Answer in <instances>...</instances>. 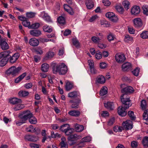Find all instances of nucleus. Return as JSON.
<instances>
[{
    "label": "nucleus",
    "instance_id": "864d4df0",
    "mask_svg": "<svg viewBox=\"0 0 148 148\" xmlns=\"http://www.w3.org/2000/svg\"><path fill=\"white\" fill-rule=\"evenodd\" d=\"M72 42L74 45L76 47L79 46V41L76 38H73L72 40Z\"/></svg>",
    "mask_w": 148,
    "mask_h": 148
},
{
    "label": "nucleus",
    "instance_id": "7c9ffc66",
    "mask_svg": "<svg viewBox=\"0 0 148 148\" xmlns=\"http://www.w3.org/2000/svg\"><path fill=\"white\" fill-rule=\"evenodd\" d=\"M29 93L28 91L25 90H22L20 91L18 94L20 97H24L27 96Z\"/></svg>",
    "mask_w": 148,
    "mask_h": 148
},
{
    "label": "nucleus",
    "instance_id": "603ef678",
    "mask_svg": "<svg viewBox=\"0 0 148 148\" xmlns=\"http://www.w3.org/2000/svg\"><path fill=\"white\" fill-rule=\"evenodd\" d=\"M40 26V24L38 23H36L32 24L29 27V28L32 29H37Z\"/></svg>",
    "mask_w": 148,
    "mask_h": 148
},
{
    "label": "nucleus",
    "instance_id": "bb28decb",
    "mask_svg": "<svg viewBox=\"0 0 148 148\" xmlns=\"http://www.w3.org/2000/svg\"><path fill=\"white\" fill-rule=\"evenodd\" d=\"M75 127L77 132H82L84 129V127L83 125L77 124L75 125Z\"/></svg>",
    "mask_w": 148,
    "mask_h": 148
},
{
    "label": "nucleus",
    "instance_id": "69168bd1",
    "mask_svg": "<svg viewBox=\"0 0 148 148\" xmlns=\"http://www.w3.org/2000/svg\"><path fill=\"white\" fill-rule=\"evenodd\" d=\"M106 46L107 45H106L99 43H98L97 45V46L98 47L102 49H104L106 47Z\"/></svg>",
    "mask_w": 148,
    "mask_h": 148
},
{
    "label": "nucleus",
    "instance_id": "a211bd4d",
    "mask_svg": "<svg viewBox=\"0 0 148 148\" xmlns=\"http://www.w3.org/2000/svg\"><path fill=\"white\" fill-rule=\"evenodd\" d=\"M19 117L20 119V121H18L16 122V125L18 126H20L23 124V123H25V120H24L23 118L24 115L23 112L19 116Z\"/></svg>",
    "mask_w": 148,
    "mask_h": 148
},
{
    "label": "nucleus",
    "instance_id": "1a4fd4ad",
    "mask_svg": "<svg viewBox=\"0 0 148 148\" xmlns=\"http://www.w3.org/2000/svg\"><path fill=\"white\" fill-rule=\"evenodd\" d=\"M115 59L119 63H122L126 60V58L123 54H117L115 56Z\"/></svg>",
    "mask_w": 148,
    "mask_h": 148
},
{
    "label": "nucleus",
    "instance_id": "13d9d810",
    "mask_svg": "<svg viewBox=\"0 0 148 148\" xmlns=\"http://www.w3.org/2000/svg\"><path fill=\"white\" fill-rule=\"evenodd\" d=\"M114 14L112 12H108L106 13V16L107 17L109 18L110 19L111 18V17H112V16H114Z\"/></svg>",
    "mask_w": 148,
    "mask_h": 148
},
{
    "label": "nucleus",
    "instance_id": "bf43d9fd",
    "mask_svg": "<svg viewBox=\"0 0 148 148\" xmlns=\"http://www.w3.org/2000/svg\"><path fill=\"white\" fill-rule=\"evenodd\" d=\"M29 145L31 148H39L40 145L39 144L35 143H31L29 144Z\"/></svg>",
    "mask_w": 148,
    "mask_h": 148
},
{
    "label": "nucleus",
    "instance_id": "f8f14e48",
    "mask_svg": "<svg viewBox=\"0 0 148 148\" xmlns=\"http://www.w3.org/2000/svg\"><path fill=\"white\" fill-rule=\"evenodd\" d=\"M134 26L137 28L140 27L142 26L143 23L142 20L140 18L134 19L133 21Z\"/></svg>",
    "mask_w": 148,
    "mask_h": 148
},
{
    "label": "nucleus",
    "instance_id": "f704fd0d",
    "mask_svg": "<svg viewBox=\"0 0 148 148\" xmlns=\"http://www.w3.org/2000/svg\"><path fill=\"white\" fill-rule=\"evenodd\" d=\"M147 106L146 101L145 100H142L141 102L140 106L143 110L146 109Z\"/></svg>",
    "mask_w": 148,
    "mask_h": 148
},
{
    "label": "nucleus",
    "instance_id": "0eeeda50",
    "mask_svg": "<svg viewBox=\"0 0 148 148\" xmlns=\"http://www.w3.org/2000/svg\"><path fill=\"white\" fill-rule=\"evenodd\" d=\"M11 53L10 51V53H9V56L10 57L9 58L8 61L11 64H14L15 63L20 56V54L18 53H14L12 56L10 55Z\"/></svg>",
    "mask_w": 148,
    "mask_h": 148
},
{
    "label": "nucleus",
    "instance_id": "c9c22d12",
    "mask_svg": "<svg viewBox=\"0 0 148 148\" xmlns=\"http://www.w3.org/2000/svg\"><path fill=\"white\" fill-rule=\"evenodd\" d=\"M57 21L59 23L64 24L65 23V20L64 17L62 16H60L58 18Z\"/></svg>",
    "mask_w": 148,
    "mask_h": 148
},
{
    "label": "nucleus",
    "instance_id": "cd10ccee",
    "mask_svg": "<svg viewBox=\"0 0 148 148\" xmlns=\"http://www.w3.org/2000/svg\"><path fill=\"white\" fill-rule=\"evenodd\" d=\"M108 89L106 86L103 87L100 91V95L103 96L106 95L108 93Z\"/></svg>",
    "mask_w": 148,
    "mask_h": 148
},
{
    "label": "nucleus",
    "instance_id": "2eb2a0df",
    "mask_svg": "<svg viewBox=\"0 0 148 148\" xmlns=\"http://www.w3.org/2000/svg\"><path fill=\"white\" fill-rule=\"evenodd\" d=\"M29 43L31 46L34 47L38 45L39 41L37 39L32 38L29 40Z\"/></svg>",
    "mask_w": 148,
    "mask_h": 148
},
{
    "label": "nucleus",
    "instance_id": "c85d7f7f",
    "mask_svg": "<svg viewBox=\"0 0 148 148\" xmlns=\"http://www.w3.org/2000/svg\"><path fill=\"white\" fill-rule=\"evenodd\" d=\"M49 65L47 63H44L41 66V70L44 72H47L49 70Z\"/></svg>",
    "mask_w": 148,
    "mask_h": 148
},
{
    "label": "nucleus",
    "instance_id": "20e7f679",
    "mask_svg": "<svg viewBox=\"0 0 148 148\" xmlns=\"http://www.w3.org/2000/svg\"><path fill=\"white\" fill-rule=\"evenodd\" d=\"M10 51H6L0 53V59H2L0 61V66H5L7 63L9 59V53Z\"/></svg>",
    "mask_w": 148,
    "mask_h": 148
},
{
    "label": "nucleus",
    "instance_id": "052dcab7",
    "mask_svg": "<svg viewBox=\"0 0 148 148\" xmlns=\"http://www.w3.org/2000/svg\"><path fill=\"white\" fill-rule=\"evenodd\" d=\"M114 37L112 33H110L108 36V39L109 41H111L114 39Z\"/></svg>",
    "mask_w": 148,
    "mask_h": 148
},
{
    "label": "nucleus",
    "instance_id": "423d86ee",
    "mask_svg": "<svg viewBox=\"0 0 148 148\" xmlns=\"http://www.w3.org/2000/svg\"><path fill=\"white\" fill-rule=\"evenodd\" d=\"M81 101L80 98H78L75 100H70L69 102L71 104V107L72 108L77 109L79 108V104Z\"/></svg>",
    "mask_w": 148,
    "mask_h": 148
},
{
    "label": "nucleus",
    "instance_id": "58836bf2",
    "mask_svg": "<svg viewBox=\"0 0 148 148\" xmlns=\"http://www.w3.org/2000/svg\"><path fill=\"white\" fill-rule=\"evenodd\" d=\"M115 8L119 13L122 14L123 12L124 9L120 5H117L115 6Z\"/></svg>",
    "mask_w": 148,
    "mask_h": 148
},
{
    "label": "nucleus",
    "instance_id": "4d7b16f0",
    "mask_svg": "<svg viewBox=\"0 0 148 148\" xmlns=\"http://www.w3.org/2000/svg\"><path fill=\"white\" fill-rule=\"evenodd\" d=\"M115 121V118L112 117L110 119L108 122V125H112L114 123Z\"/></svg>",
    "mask_w": 148,
    "mask_h": 148
},
{
    "label": "nucleus",
    "instance_id": "9d476101",
    "mask_svg": "<svg viewBox=\"0 0 148 148\" xmlns=\"http://www.w3.org/2000/svg\"><path fill=\"white\" fill-rule=\"evenodd\" d=\"M123 125L126 130L131 129L133 127L132 122V121L130 120H127L125 122H123Z\"/></svg>",
    "mask_w": 148,
    "mask_h": 148
},
{
    "label": "nucleus",
    "instance_id": "e2e57ef3",
    "mask_svg": "<svg viewBox=\"0 0 148 148\" xmlns=\"http://www.w3.org/2000/svg\"><path fill=\"white\" fill-rule=\"evenodd\" d=\"M27 16L29 18L33 17L34 16V14L32 12H27L26 14Z\"/></svg>",
    "mask_w": 148,
    "mask_h": 148
},
{
    "label": "nucleus",
    "instance_id": "49530a36",
    "mask_svg": "<svg viewBox=\"0 0 148 148\" xmlns=\"http://www.w3.org/2000/svg\"><path fill=\"white\" fill-rule=\"evenodd\" d=\"M143 14L147 15H148V6L144 5L142 6Z\"/></svg>",
    "mask_w": 148,
    "mask_h": 148
},
{
    "label": "nucleus",
    "instance_id": "79ce46f5",
    "mask_svg": "<svg viewBox=\"0 0 148 148\" xmlns=\"http://www.w3.org/2000/svg\"><path fill=\"white\" fill-rule=\"evenodd\" d=\"M133 40V38L128 35H126L125 37L124 40L125 42H129Z\"/></svg>",
    "mask_w": 148,
    "mask_h": 148
},
{
    "label": "nucleus",
    "instance_id": "4be33fe9",
    "mask_svg": "<svg viewBox=\"0 0 148 148\" xmlns=\"http://www.w3.org/2000/svg\"><path fill=\"white\" fill-rule=\"evenodd\" d=\"M97 82L99 84H103L105 82V79L103 75H99L97 78Z\"/></svg>",
    "mask_w": 148,
    "mask_h": 148
},
{
    "label": "nucleus",
    "instance_id": "72a5a7b5",
    "mask_svg": "<svg viewBox=\"0 0 148 148\" xmlns=\"http://www.w3.org/2000/svg\"><path fill=\"white\" fill-rule=\"evenodd\" d=\"M26 131L27 132H35L36 131V130L35 128H33L32 125H30L28 127H27L26 128Z\"/></svg>",
    "mask_w": 148,
    "mask_h": 148
},
{
    "label": "nucleus",
    "instance_id": "4468645a",
    "mask_svg": "<svg viewBox=\"0 0 148 148\" xmlns=\"http://www.w3.org/2000/svg\"><path fill=\"white\" fill-rule=\"evenodd\" d=\"M74 84L73 82L67 81L66 82L65 87L66 90L68 91L71 90L74 87Z\"/></svg>",
    "mask_w": 148,
    "mask_h": 148
},
{
    "label": "nucleus",
    "instance_id": "473e14b6",
    "mask_svg": "<svg viewBox=\"0 0 148 148\" xmlns=\"http://www.w3.org/2000/svg\"><path fill=\"white\" fill-rule=\"evenodd\" d=\"M42 18L48 22H52L50 17L47 13H44Z\"/></svg>",
    "mask_w": 148,
    "mask_h": 148
},
{
    "label": "nucleus",
    "instance_id": "6e6d98bb",
    "mask_svg": "<svg viewBox=\"0 0 148 148\" xmlns=\"http://www.w3.org/2000/svg\"><path fill=\"white\" fill-rule=\"evenodd\" d=\"M22 23L23 25L25 26V27H29H29L30 25V22H28L27 19L23 21Z\"/></svg>",
    "mask_w": 148,
    "mask_h": 148
},
{
    "label": "nucleus",
    "instance_id": "3c124183",
    "mask_svg": "<svg viewBox=\"0 0 148 148\" xmlns=\"http://www.w3.org/2000/svg\"><path fill=\"white\" fill-rule=\"evenodd\" d=\"M96 58L97 59H100L102 57V53L99 51H97L95 55Z\"/></svg>",
    "mask_w": 148,
    "mask_h": 148
},
{
    "label": "nucleus",
    "instance_id": "6e6552de",
    "mask_svg": "<svg viewBox=\"0 0 148 148\" xmlns=\"http://www.w3.org/2000/svg\"><path fill=\"white\" fill-rule=\"evenodd\" d=\"M124 105V107L122 106H119L118 109V113L119 115L122 116H125L127 114V112L126 111V109L128 108H126L125 105L122 103Z\"/></svg>",
    "mask_w": 148,
    "mask_h": 148
},
{
    "label": "nucleus",
    "instance_id": "09e8293b",
    "mask_svg": "<svg viewBox=\"0 0 148 148\" xmlns=\"http://www.w3.org/2000/svg\"><path fill=\"white\" fill-rule=\"evenodd\" d=\"M91 140V138L89 136H87L82 138L81 140L82 143L89 142Z\"/></svg>",
    "mask_w": 148,
    "mask_h": 148
},
{
    "label": "nucleus",
    "instance_id": "a878e982",
    "mask_svg": "<svg viewBox=\"0 0 148 148\" xmlns=\"http://www.w3.org/2000/svg\"><path fill=\"white\" fill-rule=\"evenodd\" d=\"M1 48L3 50L7 49L9 48V46L7 43L5 41L2 40L0 44Z\"/></svg>",
    "mask_w": 148,
    "mask_h": 148
},
{
    "label": "nucleus",
    "instance_id": "ddd939ff",
    "mask_svg": "<svg viewBox=\"0 0 148 148\" xmlns=\"http://www.w3.org/2000/svg\"><path fill=\"white\" fill-rule=\"evenodd\" d=\"M25 138L29 141L34 142H36L38 139V137L34 135H26L25 136Z\"/></svg>",
    "mask_w": 148,
    "mask_h": 148
},
{
    "label": "nucleus",
    "instance_id": "39448f33",
    "mask_svg": "<svg viewBox=\"0 0 148 148\" xmlns=\"http://www.w3.org/2000/svg\"><path fill=\"white\" fill-rule=\"evenodd\" d=\"M21 69L22 68L20 66L16 68L15 66H12L6 71V73L8 75L14 76L19 73Z\"/></svg>",
    "mask_w": 148,
    "mask_h": 148
},
{
    "label": "nucleus",
    "instance_id": "680f3d73",
    "mask_svg": "<svg viewBox=\"0 0 148 148\" xmlns=\"http://www.w3.org/2000/svg\"><path fill=\"white\" fill-rule=\"evenodd\" d=\"M65 10L67 12L70 14L72 15H73L74 13V12L73 11L72 9L71 8L70 9H68L66 8H64Z\"/></svg>",
    "mask_w": 148,
    "mask_h": 148
},
{
    "label": "nucleus",
    "instance_id": "338daca9",
    "mask_svg": "<svg viewBox=\"0 0 148 148\" xmlns=\"http://www.w3.org/2000/svg\"><path fill=\"white\" fill-rule=\"evenodd\" d=\"M131 146L133 148H136L138 146L137 142L135 141H133L131 143Z\"/></svg>",
    "mask_w": 148,
    "mask_h": 148
},
{
    "label": "nucleus",
    "instance_id": "2f4dec72",
    "mask_svg": "<svg viewBox=\"0 0 148 148\" xmlns=\"http://www.w3.org/2000/svg\"><path fill=\"white\" fill-rule=\"evenodd\" d=\"M122 4L126 10H127L130 8V3L128 1H124L122 2Z\"/></svg>",
    "mask_w": 148,
    "mask_h": 148
},
{
    "label": "nucleus",
    "instance_id": "f257e3e1",
    "mask_svg": "<svg viewBox=\"0 0 148 148\" xmlns=\"http://www.w3.org/2000/svg\"><path fill=\"white\" fill-rule=\"evenodd\" d=\"M134 91L133 88L131 86H127L121 90V92L123 94L121 96V101L122 103L125 105L127 108H129L132 105L130 99V97L127 95L132 93Z\"/></svg>",
    "mask_w": 148,
    "mask_h": 148
},
{
    "label": "nucleus",
    "instance_id": "4c0bfd02",
    "mask_svg": "<svg viewBox=\"0 0 148 148\" xmlns=\"http://www.w3.org/2000/svg\"><path fill=\"white\" fill-rule=\"evenodd\" d=\"M128 114L132 120H135L136 118L133 111H129L128 112Z\"/></svg>",
    "mask_w": 148,
    "mask_h": 148
},
{
    "label": "nucleus",
    "instance_id": "5701e85b",
    "mask_svg": "<svg viewBox=\"0 0 148 148\" xmlns=\"http://www.w3.org/2000/svg\"><path fill=\"white\" fill-rule=\"evenodd\" d=\"M54 55V53L51 51L49 52L46 54V56L44 58V60H46L48 59L51 58Z\"/></svg>",
    "mask_w": 148,
    "mask_h": 148
},
{
    "label": "nucleus",
    "instance_id": "ea45409f",
    "mask_svg": "<svg viewBox=\"0 0 148 148\" xmlns=\"http://www.w3.org/2000/svg\"><path fill=\"white\" fill-rule=\"evenodd\" d=\"M43 29L45 32L49 33L51 32L52 30V28H50L48 26H47V25L44 26Z\"/></svg>",
    "mask_w": 148,
    "mask_h": 148
},
{
    "label": "nucleus",
    "instance_id": "dca6fc26",
    "mask_svg": "<svg viewBox=\"0 0 148 148\" xmlns=\"http://www.w3.org/2000/svg\"><path fill=\"white\" fill-rule=\"evenodd\" d=\"M30 33L32 36L35 37H38L41 34V32L40 30L36 29L30 31Z\"/></svg>",
    "mask_w": 148,
    "mask_h": 148
},
{
    "label": "nucleus",
    "instance_id": "5fc2aeb1",
    "mask_svg": "<svg viewBox=\"0 0 148 148\" xmlns=\"http://www.w3.org/2000/svg\"><path fill=\"white\" fill-rule=\"evenodd\" d=\"M24 108V105H18L14 108V110H20Z\"/></svg>",
    "mask_w": 148,
    "mask_h": 148
},
{
    "label": "nucleus",
    "instance_id": "a18cd8bd",
    "mask_svg": "<svg viewBox=\"0 0 148 148\" xmlns=\"http://www.w3.org/2000/svg\"><path fill=\"white\" fill-rule=\"evenodd\" d=\"M69 126V125L68 124H64L61 126L60 128V130L61 131L64 132L66 130V129H67L68 128V127H67V126Z\"/></svg>",
    "mask_w": 148,
    "mask_h": 148
},
{
    "label": "nucleus",
    "instance_id": "f3484780",
    "mask_svg": "<svg viewBox=\"0 0 148 148\" xmlns=\"http://www.w3.org/2000/svg\"><path fill=\"white\" fill-rule=\"evenodd\" d=\"M140 10V8L139 6H135L132 8L131 12L132 14L136 15L139 13Z\"/></svg>",
    "mask_w": 148,
    "mask_h": 148
},
{
    "label": "nucleus",
    "instance_id": "c03bdc74",
    "mask_svg": "<svg viewBox=\"0 0 148 148\" xmlns=\"http://www.w3.org/2000/svg\"><path fill=\"white\" fill-rule=\"evenodd\" d=\"M143 119L145 120L148 119V109L144 111L143 114Z\"/></svg>",
    "mask_w": 148,
    "mask_h": 148
},
{
    "label": "nucleus",
    "instance_id": "b1692460",
    "mask_svg": "<svg viewBox=\"0 0 148 148\" xmlns=\"http://www.w3.org/2000/svg\"><path fill=\"white\" fill-rule=\"evenodd\" d=\"M104 105L105 107L108 109L111 110L113 109L114 105L112 102L108 101L107 103H104Z\"/></svg>",
    "mask_w": 148,
    "mask_h": 148
},
{
    "label": "nucleus",
    "instance_id": "7ed1b4c3",
    "mask_svg": "<svg viewBox=\"0 0 148 148\" xmlns=\"http://www.w3.org/2000/svg\"><path fill=\"white\" fill-rule=\"evenodd\" d=\"M24 115L23 118L25 121L28 119L29 123L32 124H35L37 123L36 119L34 116L32 114L29 110H27L23 112Z\"/></svg>",
    "mask_w": 148,
    "mask_h": 148
},
{
    "label": "nucleus",
    "instance_id": "0e129e2a",
    "mask_svg": "<svg viewBox=\"0 0 148 148\" xmlns=\"http://www.w3.org/2000/svg\"><path fill=\"white\" fill-rule=\"evenodd\" d=\"M107 66L105 62H101L100 64V67L101 69L105 68Z\"/></svg>",
    "mask_w": 148,
    "mask_h": 148
},
{
    "label": "nucleus",
    "instance_id": "393cba45",
    "mask_svg": "<svg viewBox=\"0 0 148 148\" xmlns=\"http://www.w3.org/2000/svg\"><path fill=\"white\" fill-rule=\"evenodd\" d=\"M69 114L71 115L78 117L80 115V112L78 110H72L70 111Z\"/></svg>",
    "mask_w": 148,
    "mask_h": 148
},
{
    "label": "nucleus",
    "instance_id": "6ab92c4d",
    "mask_svg": "<svg viewBox=\"0 0 148 148\" xmlns=\"http://www.w3.org/2000/svg\"><path fill=\"white\" fill-rule=\"evenodd\" d=\"M10 103L13 105L16 104L21 102V100L20 99L16 98H13L10 99L9 100Z\"/></svg>",
    "mask_w": 148,
    "mask_h": 148
},
{
    "label": "nucleus",
    "instance_id": "37998d69",
    "mask_svg": "<svg viewBox=\"0 0 148 148\" xmlns=\"http://www.w3.org/2000/svg\"><path fill=\"white\" fill-rule=\"evenodd\" d=\"M101 37H98L95 36L92 37L91 38L92 41L95 43H98L100 40H101Z\"/></svg>",
    "mask_w": 148,
    "mask_h": 148
},
{
    "label": "nucleus",
    "instance_id": "774afa93",
    "mask_svg": "<svg viewBox=\"0 0 148 148\" xmlns=\"http://www.w3.org/2000/svg\"><path fill=\"white\" fill-rule=\"evenodd\" d=\"M103 3L106 6H108L110 4V2L108 0H104L103 1Z\"/></svg>",
    "mask_w": 148,
    "mask_h": 148
},
{
    "label": "nucleus",
    "instance_id": "f03ea898",
    "mask_svg": "<svg viewBox=\"0 0 148 148\" xmlns=\"http://www.w3.org/2000/svg\"><path fill=\"white\" fill-rule=\"evenodd\" d=\"M53 72L54 74L58 73L60 75L65 74L68 70L67 66L64 64H53L52 65Z\"/></svg>",
    "mask_w": 148,
    "mask_h": 148
},
{
    "label": "nucleus",
    "instance_id": "412c9836",
    "mask_svg": "<svg viewBox=\"0 0 148 148\" xmlns=\"http://www.w3.org/2000/svg\"><path fill=\"white\" fill-rule=\"evenodd\" d=\"M85 4L87 8L89 9L92 8L94 6V4L92 0H86Z\"/></svg>",
    "mask_w": 148,
    "mask_h": 148
},
{
    "label": "nucleus",
    "instance_id": "c756f323",
    "mask_svg": "<svg viewBox=\"0 0 148 148\" xmlns=\"http://www.w3.org/2000/svg\"><path fill=\"white\" fill-rule=\"evenodd\" d=\"M26 75V73H24L21 75H20L18 77L15 79V83H18L19 82L24 78L25 77V76Z\"/></svg>",
    "mask_w": 148,
    "mask_h": 148
},
{
    "label": "nucleus",
    "instance_id": "8fccbe9b",
    "mask_svg": "<svg viewBox=\"0 0 148 148\" xmlns=\"http://www.w3.org/2000/svg\"><path fill=\"white\" fill-rule=\"evenodd\" d=\"M140 69L138 67L136 68L133 71L132 73L135 76H137L138 75Z\"/></svg>",
    "mask_w": 148,
    "mask_h": 148
},
{
    "label": "nucleus",
    "instance_id": "aec40b11",
    "mask_svg": "<svg viewBox=\"0 0 148 148\" xmlns=\"http://www.w3.org/2000/svg\"><path fill=\"white\" fill-rule=\"evenodd\" d=\"M68 95L69 97L73 98L77 97H79V94L78 92L77 91H74L69 93Z\"/></svg>",
    "mask_w": 148,
    "mask_h": 148
},
{
    "label": "nucleus",
    "instance_id": "a19ab883",
    "mask_svg": "<svg viewBox=\"0 0 148 148\" xmlns=\"http://www.w3.org/2000/svg\"><path fill=\"white\" fill-rule=\"evenodd\" d=\"M142 143L145 147H148V137L145 136L142 140Z\"/></svg>",
    "mask_w": 148,
    "mask_h": 148
},
{
    "label": "nucleus",
    "instance_id": "9b49d317",
    "mask_svg": "<svg viewBox=\"0 0 148 148\" xmlns=\"http://www.w3.org/2000/svg\"><path fill=\"white\" fill-rule=\"evenodd\" d=\"M132 68L131 64L127 62L124 63L122 66V69L123 71H128L131 69Z\"/></svg>",
    "mask_w": 148,
    "mask_h": 148
},
{
    "label": "nucleus",
    "instance_id": "e433bc0d",
    "mask_svg": "<svg viewBox=\"0 0 148 148\" xmlns=\"http://www.w3.org/2000/svg\"><path fill=\"white\" fill-rule=\"evenodd\" d=\"M140 37L143 39L148 38V32L146 31H143L140 34Z\"/></svg>",
    "mask_w": 148,
    "mask_h": 148
},
{
    "label": "nucleus",
    "instance_id": "de8ad7c7",
    "mask_svg": "<svg viewBox=\"0 0 148 148\" xmlns=\"http://www.w3.org/2000/svg\"><path fill=\"white\" fill-rule=\"evenodd\" d=\"M72 132L73 131L72 129L70 128L69 127L64 132L66 135L67 136H69L71 134Z\"/></svg>",
    "mask_w": 148,
    "mask_h": 148
}]
</instances>
